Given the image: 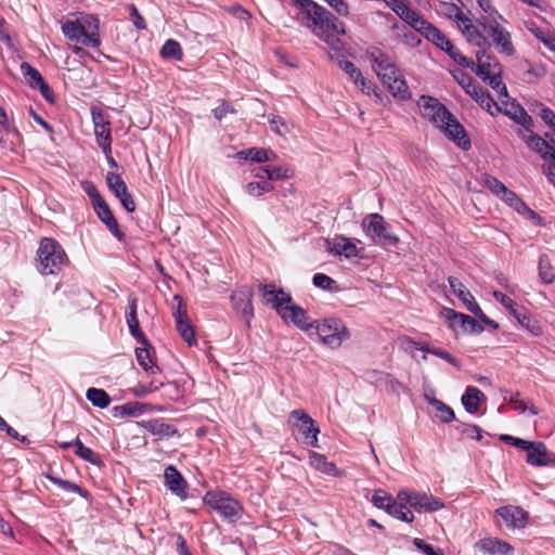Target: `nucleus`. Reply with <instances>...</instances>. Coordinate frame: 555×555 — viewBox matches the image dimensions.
<instances>
[{
	"label": "nucleus",
	"instance_id": "obj_51",
	"mask_svg": "<svg viewBox=\"0 0 555 555\" xmlns=\"http://www.w3.org/2000/svg\"><path fill=\"white\" fill-rule=\"evenodd\" d=\"M268 121L271 130L279 135L283 137L291 132L292 125L281 116L270 115L268 116Z\"/></svg>",
	"mask_w": 555,
	"mask_h": 555
},
{
	"label": "nucleus",
	"instance_id": "obj_38",
	"mask_svg": "<svg viewBox=\"0 0 555 555\" xmlns=\"http://www.w3.org/2000/svg\"><path fill=\"white\" fill-rule=\"evenodd\" d=\"M478 7L480 10L485 13V15H481L477 18V24L479 26H483L485 22H491V21H502L506 22L503 15L495 9V7L492 3V0H476Z\"/></svg>",
	"mask_w": 555,
	"mask_h": 555
},
{
	"label": "nucleus",
	"instance_id": "obj_18",
	"mask_svg": "<svg viewBox=\"0 0 555 555\" xmlns=\"http://www.w3.org/2000/svg\"><path fill=\"white\" fill-rule=\"evenodd\" d=\"M166 488L181 501L189 498L188 483L181 473L173 466L168 465L164 472Z\"/></svg>",
	"mask_w": 555,
	"mask_h": 555
},
{
	"label": "nucleus",
	"instance_id": "obj_55",
	"mask_svg": "<svg viewBox=\"0 0 555 555\" xmlns=\"http://www.w3.org/2000/svg\"><path fill=\"white\" fill-rule=\"evenodd\" d=\"M273 190V184L270 181L249 182L246 185V193L250 196H260Z\"/></svg>",
	"mask_w": 555,
	"mask_h": 555
},
{
	"label": "nucleus",
	"instance_id": "obj_40",
	"mask_svg": "<svg viewBox=\"0 0 555 555\" xmlns=\"http://www.w3.org/2000/svg\"><path fill=\"white\" fill-rule=\"evenodd\" d=\"M75 454L92 465L100 467L103 464L101 456L89 447H86L79 438L75 439Z\"/></svg>",
	"mask_w": 555,
	"mask_h": 555
},
{
	"label": "nucleus",
	"instance_id": "obj_61",
	"mask_svg": "<svg viewBox=\"0 0 555 555\" xmlns=\"http://www.w3.org/2000/svg\"><path fill=\"white\" fill-rule=\"evenodd\" d=\"M456 64L465 68H474L475 62L464 56L455 47L447 53Z\"/></svg>",
	"mask_w": 555,
	"mask_h": 555
},
{
	"label": "nucleus",
	"instance_id": "obj_50",
	"mask_svg": "<svg viewBox=\"0 0 555 555\" xmlns=\"http://www.w3.org/2000/svg\"><path fill=\"white\" fill-rule=\"evenodd\" d=\"M160 55L165 59L171 57L180 61L183 56L181 46L178 41L169 39L167 40L160 50Z\"/></svg>",
	"mask_w": 555,
	"mask_h": 555
},
{
	"label": "nucleus",
	"instance_id": "obj_14",
	"mask_svg": "<svg viewBox=\"0 0 555 555\" xmlns=\"http://www.w3.org/2000/svg\"><path fill=\"white\" fill-rule=\"evenodd\" d=\"M531 128H519L517 131L518 137L528 149L537 153L544 160V164L553 162L554 151L551 141L534 133Z\"/></svg>",
	"mask_w": 555,
	"mask_h": 555
},
{
	"label": "nucleus",
	"instance_id": "obj_44",
	"mask_svg": "<svg viewBox=\"0 0 555 555\" xmlns=\"http://www.w3.org/2000/svg\"><path fill=\"white\" fill-rule=\"evenodd\" d=\"M86 397L88 401L92 403V405L100 409H105L111 403V398L108 393L100 388H89L87 390Z\"/></svg>",
	"mask_w": 555,
	"mask_h": 555
},
{
	"label": "nucleus",
	"instance_id": "obj_1",
	"mask_svg": "<svg viewBox=\"0 0 555 555\" xmlns=\"http://www.w3.org/2000/svg\"><path fill=\"white\" fill-rule=\"evenodd\" d=\"M299 8L298 20L327 46H339L338 38L346 34L344 24L326 8L313 0H293Z\"/></svg>",
	"mask_w": 555,
	"mask_h": 555
},
{
	"label": "nucleus",
	"instance_id": "obj_39",
	"mask_svg": "<svg viewBox=\"0 0 555 555\" xmlns=\"http://www.w3.org/2000/svg\"><path fill=\"white\" fill-rule=\"evenodd\" d=\"M522 328L528 331L532 336H541L543 331L540 323L533 319L524 309L517 310L516 314L513 315Z\"/></svg>",
	"mask_w": 555,
	"mask_h": 555
},
{
	"label": "nucleus",
	"instance_id": "obj_46",
	"mask_svg": "<svg viewBox=\"0 0 555 555\" xmlns=\"http://www.w3.org/2000/svg\"><path fill=\"white\" fill-rule=\"evenodd\" d=\"M47 478L52 483H54L55 486H57L59 488L64 490L65 492L76 493V494H79L82 498H87L88 496V492L86 490H83L80 486H78L77 483H74L72 481H68V480H65V479H62V478H59V477H54L52 475H48Z\"/></svg>",
	"mask_w": 555,
	"mask_h": 555
},
{
	"label": "nucleus",
	"instance_id": "obj_8",
	"mask_svg": "<svg viewBox=\"0 0 555 555\" xmlns=\"http://www.w3.org/2000/svg\"><path fill=\"white\" fill-rule=\"evenodd\" d=\"M364 234L374 243L384 247L397 246L400 238L390 231V225L379 214H370L362 220Z\"/></svg>",
	"mask_w": 555,
	"mask_h": 555
},
{
	"label": "nucleus",
	"instance_id": "obj_2",
	"mask_svg": "<svg viewBox=\"0 0 555 555\" xmlns=\"http://www.w3.org/2000/svg\"><path fill=\"white\" fill-rule=\"evenodd\" d=\"M417 105L421 115L435 127L440 129L460 147L467 149L470 146L469 139L465 134L463 126L438 99L429 95H422L417 101Z\"/></svg>",
	"mask_w": 555,
	"mask_h": 555
},
{
	"label": "nucleus",
	"instance_id": "obj_58",
	"mask_svg": "<svg viewBox=\"0 0 555 555\" xmlns=\"http://www.w3.org/2000/svg\"><path fill=\"white\" fill-rule=\"evenodd\" d=\"M554 151L553 162L542 165V171L552 185H555V132L548 137Z\"/></svg>",
	"mask_w": 555,
	"mask_h": 555
},
{
	"label": "nucleus",
	"instance_id": "obj_7",
	"mask_svg": "<svg viewBox=\"0 0 555 555\" xmlns=\"http://www.w3.org/2000/svg\"><path fill=\"white\" fill-rule=\"evenodd\" d=\"M313 328L320 341L332 348H339L346 340L351 337V333L338 318H325L314 322Z\"/></svg>",
	"mask_w": 555,
	"mask_h": 555
},
{
	"label": "nucleus",
	"instance_id": "obj_32",
	"mask_svg": "<svg viewBox=\"0 0 555 555\" xmlns=\"http://www.w3.org/2000/svg\"><path fill=\"white\" fill-rule=\"evenodd\" d=\"M309 464L315 470L328 476L339 477L343 475L335 463L327 461L325 455L315 451H309Z\"/></svg>",
	"mask_w": 555,
	"mask_h": 555
},
{
	"label": "nucleus",
	"instance_id": "obj_5",
	"mask_svg": "<svg viewBox=\"0 0 555 555\" xmlns=\"http://www.w3.org/2000/svg\"><path fill=\"white\" fill-rule=\"evenodd\" d=\"M41 274H56L68 261L62 245L51 237H43L37 251Z\"/></svg>",
	"mask_w": 555,
	"mask_h": 555
},
{
	"label": "nucleus",
	"instance_id": "obj_27",
	"mask_svg": "<svg viewBox=\"0 0 555 555\" xmlns=\"http://www.w3.org/2000/svg\"><path fill=\"white\" fill-rule=\"evenodd\" d=\"M382 83L388 89L393 98L400 101H406L411 99V91L398 69L395 75H390V79L385 78Z\"/></svg>",
	"mask_w": 555,
	"mask_h": 555
},
{
	"label": "nucleus",
	"instance_id": "obj_33",
	"mask_svg": "<svg viewBox=\"0 0 555 555\" xmlns=\"http://www.w3.org/2000/svg\"><path fill=\"white\" fill-rule=\"evenodd\" d=\"M152 411V405L147 403H142L139 401H130L125 404L116 405L113 409L114 416L116 417H127L133 416L138 417L147 412Z\"/></svg>",
	"mask_w": 555,
	"mask_h": 555
},
{
	"label": "nucleus",
	"instance_id": "obj_22",
	"mask_svg": "<svg viewBox=\"0 0 555 555\" xmlns=\"http://www.w3.org/2000/svg\"><path fill=\"white\" fill-rule=\"evenodd\" d=\"M500 102L503 106L500 112H503L506 116L516 121L520 128L532 127V118L522 106L515 101H511L509 98L508 100L502 99Z\"/></svg>",
	"mask_w": 555,
	"mask_h": 555
},
{
	"label": "nucleus",
	"instance_id": "obj_41",
	"mask_svg": "<svg viewBox=\"0 0 555 555\" xmlns=\"http://www.w3.org/2000/svg\"><path fill=\"white\" fill-rule=\"evenodd\" d=\"M447 313L451 314L452 318L462 319V330L465 333L480 334L483 332V326L474 318L456 311H448Z\"/></svg>",
	"mask_w": 555,
	"mask_h": 555
},
{
	"label": "nucleus",
	"instance_id": "obj_37",
	"mask_svg": "<svg viewBox=\"0 0 555 555\" xmlns=\"http://www.w3.org/2000/svg\"><path fill=\"white\" fill-rule=\"evenodd\" d=\"M144 428L158 438H168L178 435V429L162 420H152L144 423Z\"/></svg>",
	"mask_w": 555,
	"mask_h": 555
},
{
	"label": "nucleus",
	"instance_id": "obj_28",
	"mask_svg": "<svg viewBox=\"0 0 555 555\" xmlns=\"http://www.w3.org/2000/svg\"><path fill=\"white\" fill-rule=\"evenodd\" d=\"M327 251L335 256H345L346 258H353L358 256V247L349 238L345 236H335L327 241Z\"/></svg>",
	"mask_w": 555,
	"mask_h": 555
},
{
	"label": "nucleus",
	"instance_id": "obj_57",
	"mask_svg": "<svg viewBox=\"0 0 555 555\" xmlns=\"http://www.w3.org/2000/svg\"><path fill=\"white\" fill-rule=\"evenodd\" d=\"M482 182L498 197L502 196L507 189L500 180L490 175H485Z\"/></svg>",
	"mask_w": 555,
	"mask_h": 555
},
{
	"label": "nucleus",
	"instance_id": "obj_6",
	"mask_svg": "<svg viewBox=\"0 0 555 555\" xmlns=\"http://www.w3.org/2000/svg\"><path fill=\"white\" fill-rule=\"evenodd\" d=\"M203 501L229 522H236L243 517V505L237 499L225 491H208L204 495Z\"/></svg>",
	"mask_w": 555,
	"mask_h": 555
},
{
	"label": "nucleus",
	"instance_id": "obj_29",
	"mask_svg": "<svg viewBox=\"0 0 555 555\" xmlns=\"http://www.w3.org/2000/svg\"><path fill=\"white\" fill-rule=\"evenodd\" d=\"M467 94L474 99L482 109L487 111L492 116L501 111L499 103H496L489 92L478 83L468 90Z\"/></svg>",
	"mask_w": 555,
	"mask_h": 555
},
{
	"label": "nucleus",
	"instance_id": "obj_34",
	"mask_svg": "<svg viewBox=\"0 0 555 555\" xmlns=\"http://www.w3.org/2000/svg\"><path fill=\"white\" fill-rule=\"evenodd\" d=\"M501 395L504 401L508 402L513 410L518 411L519 413L529 412L531 415H538L539 411L534 405H528L520 398L519 392H514L507 389H501Z\"/></svg>",
	"mask_w": 555,
	"mask_h": 555
},
{
	"label": "nucleus",
	"instance_id": "obj_9",
	"mask_svg": "<svg viewBox=\"0 0 555 555\" xmlns=\"http://www.w3.org/2000/svg\"><path fill=\"white\" fill-rule=\"evenodd\" d=\"M398 499L412 512L434 513L444 507V503L434 495L426 492H416L409 489H402L398 492Z\"/></svg>",
	"mask_w": 555,
	"mask_h": 555
},
{
	"label": "nucleus",
	"instance_id": "obj_64",
	"mask_svg": "<svg viewBox=\"0 0 555 555\" xmlns=\"http://www.w3.org/2000/svg\"><path fill=\"white\" fill-rule=\"evenodd\" d=\"M413 544L417 550H420L424 555H442L439 550H436L433 545L427 544L424 540L415 538Z\"/></svg>",
	"mask_w": 555,
	"mask_h": 555
},
{
	"label": "nucleus",
	"instance_id": "obj_36",
	"mask_svg": "<svg viewBox=\"0 0 555 555\" xmlns=\"http://www.w3.org/2000/svg\"><path fill=\"white\" fill-rule=\"evenodd\" d=\"M152 348L150 344L147 346L141 345L135 349V357L139 365L149 374L156 375L162 372L160 367L153 362L152 359Z\"/></svg>",
	"mask_w": 555,
	"mask_h": 555
},
{
	"label": "nucleus",
	"instance_id": "obj_12",
	"mask_svg": "<svg viewBox=\"0 0 555 555\" xmlns=\"http://www.w3.org/2000/svg\"><path fill=\"white\" fill-rule=\"evenodd\" d=\"M91 119L96 144L102 150L103 154L108 155L113 141L111 121L104 111L98 106L91 107Z\"/></svg>",
	"mask_w": 555,
	"mask_h": 555
},
{
	"label": "nucleus",
	"instance_id": "obj_25",
	"mask_svg": "<svg viewBox=\"0 0 555 555\" xmlns=\"http://www.w3.org/2000/svg\"><path fill=\"white\" fill-rule=\"evenodd\" d=\"M138 299L135 297L128 298V311L126 314L127 325L129 327L130 334L138 340L139 344L143 346H147L149 341L140 328L138 314Z\"/></svg>",
	"mask_w": 555,
	"mask_h": 555
},
{
	"label": "nucleus",
	"instance_id": "obj_13",
	"mask_svg": "<svg viewBox=\"0 0 555 555\" xmlns=\"http://www.w3.org/2000/svg\"><path fill=\"white\" fill-rule=\"evenodd\" d=\"M289 418L295 421V428L301 434L304 442L312 448L319 447L320 428L304 410H293Z\"/></svg>",
	"mask_w": 555,
	"mask_h": 555
},
{
	"label": "nucleus",
	"instance_id": "obj_47",
	"mask_svg": "<svg viewBox=\"0 0 555 555\" xmlns=\"http://www.w3.org/2000/svg\"><path fill=\"white\" fill-rule=\"evenodd\" d=\"M21 70L27 83L34 89H37L44 81L39 70L28 63H23L21 65Z\"/></svg>",
	"mask_w": 555,
	"mask_h": 555
},
{
	"label": "nucleus",
	"instance_id": "obj_59",
	"mask_svg": "<svg viewBox=\"0 0 555 555\" xmlns=\"http://www.w3.org/2000/svg\"><path fill=\"white\" fill-rule=\"evenodd\" d=\"M492 296L499 301L512 315L516 314L517 305L516 302L507 295L503 294L499 291H493Z\"/></svg>",
	"mask_w": 555,
	"mask_h": 555
},
{
	"label": "nucleus",
	"instance_id": "obj_43",
	"mask_svg": "<svg viewBox=\"0 0 555 555\" xmlns=\"http://www.w3.org/2000/svg\"><path fill=\"white\" fill-rule=\"evenodd\" d=\"M440 12L446 17L456 23L457 26L461 25L462 21H464L467 17V15L462 11V9L452 2H441Z\"/></svg>",
	"mask_w": 555,
	"mask_h": 555
},
{
	"label": "nucleus",
	"instance_id": "obj_56",
	"mask_svg": "<svg viewBox=\"0 0 555 555\" xmlns=\"http://www.w3.org/2000/svg\"><path fill=\"white\" fill-rule=\"evenodd\" d=\"M250 160L255 163H263L275 159L276 155L272 150L268 149H249Z\"/></svg>",
	"mask_w": 555,
	"mask_h": 555
},
{
	"label": "nucleus",
	"instance_id": "obj_3",
	"mask_svg": "<svg viewBox=\"0 0 555 555\" xmlns=\"http://www.w3.org/2000/svg\"><path fill=\"white\" fill-rule=\"evenodd\" d=\"M258 287L262 292L264 302L271 305L285 322H291L305 332L313 328L314 322H310L306 310L293 302L289 293L282 288L275 289L273 284H259Z\"/></svg>",
	"mask_w": 555,
	"mask_h": 555
},
{
	"label": "nucleus",
	"instance_id": "obj_26",
	"mask_svg": "<svg viewBox=\"0 0 555 555\" xmlns=\"http://www.w3.org/2000/svg\"><path fill=\"white\" fill-rule=\"evenodd\" d=\"M173 299L179 301L178 309L173 312L177 330L181 337L184 339V341L189 346H192L193 344L196 343L194 330L188 321L186 312L181 310V298L178 295H176Z\"/></svg>",
	"mask_w": 555,
	"mask_h": 555
},
{
	"label": "nucleus",
	"instance_id": "obj_24",
	"mask_svg": "<svg viewBox=\"0 0 555 555\" xmlns=\"http://www.w3.org/2000/svg\"><path fill=\"white\" fill-rule=\"evenodd\" d=\"M457 27L470 44L482 50L490 46L488 38L473 23L470 17L467 16Z\"/></svg>",
	"mask_w": 555,
	"mask_h": 555
},
{
	"label": "nucleus",
	"instance_id": "obj_21",
	"mask_svg": "<svg viewBox=\"0 0 555 555\" xmlns=\"http://www.w3.org/2000/svg\"><path fill=\"white\" fill-rule=\"evenodd\" d=\"M527 463L532 466H548L555 464V454L550 452L541 441H533L527 452Z\"/></svg>",
	"mask_w": 555,
	"mask_h": 555
},
{
	"label": "nucleus",
	"instance_id": "obj_20",
	"mask_svg": "<svg viewBox=\"0 0 555 555\" xmlns=\"http://www.w3.org/2000/svg\"><path fill=\"white\" fill-rule=\"evenodd\" d=\"M476 61L475 73L481 79L490 78L494 74H502L501 64L486 49L476 53Z\"/></svg>",
	"mask_w": 555,
	"mask_h": 555
},
{
	"label": "nucleus",
	"instance_id": "obj_54",
	"mask_svg": "<svg viewBox=\"0 0 555 555\" xmlns=\"http://www.w3.org/2000/svg\"><path fill=\"white\" fill-rule=\"evenodd\" d=\"M542 121L555 132V112L541 103L537 104V108L532 109Z\"/></svg>",
	"mask_w": 555,
	"mask_h": 555
},
{
	"label": "nucleus",
	"instance_id": "obj_48",
	"mask_svg": "<svg viewBox=\"0 0 555 555\" xmlns=\"http://www.w3.org/2000/svg\"><path fill=\"white\" fill-rule=\"evenodd\" d=\"M106 183H107V186L111 190V192H113V194L116 197L121 196L124 193H126L128 191V188H127L125 181L117 173L108 172L106 175Z\"/></svg>",
	"mask_w": 555,
	"mask_h": 555
},
{
	"label": "nucleus",
	"instance_id": "obj_62",
	"mask_svg": "<svg viewBox=\"0 0 555 555\" xmlns=\"http://www.w3.org/2000/svg\"><path fill=\"white\" fill-rule=\"evenodd\" d=\"M453 77L466 93L477 83L468 74L462 70H455Z\"/></svg>",
	"mask_w": 555,
	"mask_h": 555
},
{
	"label": "nucleus",
	"instance_id": "obj_60",
	"mask_svg": "<svg viewBox=\"0 0 555 555\" xmlns=\"http://www.w3.org/2000/svg\"><path fill=\"white\" fill-rule=\"evenodd\" d=\"M312 281H313V285L315 287L324 289V291H332L335 285V281L332 278H330L328 275L323 274V273L314 274Z\"/></svg>",
	"mask_w": 555,
	"mask_h": 555
},
{
	"label": "nucleus",
	"instance_id": "obj_4",
	"mask_svg": "<svg viewBox=\"0 0 555 555\" xmlns=\"http://www.w3.org/2000/svg\"><path fill=\"white\" fill-rule=\"evenodd\" d=\"M61 29L72 42L92 49H98L101 46L100 21L94 15L81 14L75 21H65L62 23Z\"/></svg>",
	"mask_w": 555,
	"mask_h": 555
},
{
	"label": "nucleus",
	"instance_id": "obj_16",
	"mask_svg": "<svg viewBox=\"0 0 555 555\" xmlns=\"http://www.w3.org/2000/svg\"><path fill=\"white\" fill-rule=\"evenodd\" d=\"M232 309L244 319L247 326H249L251 319L254 318L253 308V289L247 286H241L236 288L231 297Z\"/></svg>",
	"mask_w": 555,
	"mask_h": 555
},
{
	"label": "nucleus",
	"instance_id": "obj_52",
	"mask_svg": "<svg viewBox=\"0 0 555 555\" xmlns=\"http://www.w3.org/2000/svg\"><path fill=\"white\" fill-rule=\"evenodd\" d=\"M482 80L487 82L496 92L500 101L502 99L508 100V92L505 83L502 81V74H494L490 76V78Z\"/></svg>",
	"mask_w": 555,
	"mask_h": 555
},
{
	"label": "nucleus",
	"instance_id": "obj_23",
	"mask_svg": "<svg viewBox=\"0 0 555 555\" xmlns=\"http://www.w3.org/2000/svg\"><path fill=\"white\" fill-rule=\"evenodd\" d=\"M508 528H524L527 521V513L519 506L507 505L496 509Z\"/></svg>",
	"mask_w": 555,
	"mask_h": 555
},
{
	"label": "nucleus",
	"instance_id": "obj_11",
	"mask_svg": "<svg viewBox=\"0 0 555 555\" xmlns=\"http://www.w3.org/2000/svg\"><path fill=\"white\" fill-rule=\"evenodd\" d=\"M502 21L485 22L482 29L487 36L492 40L494 48L499 53L506 56H512L515 53V48L512 41L511 33L503 26Z\"/></svg>",
	"mask_w": 555,
	"mask_h": 555
},
{
	"label": "nucleus",
	"instance_id": "obj_10",
	"mask_svg": "<svg viewBox=\"0 0 555 555\" xmlns=\"http://www.w3.org/2000/svg\"><path fill=\"white\" fill-rule=\"evenodd\" d=\"M372 503L375 507L384 509L387 514L401 521L412 522L414 520V514L405 505H402L398 495L393 498L385 490H376L373 493Z\"/></svg>",
	"mask_w": 555,
	"mask_h": 555
},
{
	"label": "nucleus",
	"instance_id": "obj_19",
	"mask_svg": "<svg viewBox=\"0 0 555 555\" xmlns=\"http://www.w3.org/2000/svg\"><path fill=\"white\" fill-rule=\"evenodd\" d=\"M474 548L482 555H513L514 548L498 538H483L477 541Z\"/></svg>",
	"mask_w": 555,
	"mask_h": 555
},
{
	"label": "nucleus",
	"instance_id": "obj_35",
	"mask_svg": "<svg viewBox=\"0 0 555 555\" xmlns=\"http://www.w3.org/2000/svg\"><path fill=\"white\" fill-rule=\"evenodd\" d=\"M461 400L465 411L475 414L478 412L480 402L485 400V395L477 387L468 386Z\"/></svg>",
	"mask_w": 555,
	"mask_h": 555
},
{
	"label": "nucleus",
	"instance_id": "obj_17",
	"mask_svg": "<svg viewBox=\"0 0 555 555\" xmlns=\"http://www.w3.org/2000/svg\"><path fill=\"white\" fill-rule=\"evenodd\" d=\"M337 43L339 46H337L335 43H331L328 46V48H330V51H328L330 57L333 61H336V63L339 66V68L341 70H344L354 83H358L359 79L361 78V75H362L361 70L351 61H349V60H347L345 57V55H344V43L340 40V38H338V42Z\"/></svg>",
	"mask_w": 555,
	"mask_h": 555
},
{
	"label": "nucleus",
	"instance_id": "obj_31",
	"mask_svg": "<svg viewBox=\"0 0 555 555\" xmlns=\"http://www.w3.org/2000/svg\"><path fill=\"white\" fill-rule=\"evenodd\" d=\"M448 282L453 294L463 302L468 311L475 309L476 311L480 312V307L476 302L474 296L468 289H466L464 284L459 279L449 276Z\"/></svg>",
	"mask_w": 555,
	"mask_h": 555
},
{
	"label": "nucleus",
	"instance_id": "obj_30",
	"mask_svg": "<svg viewBox=\"0 0 555 555\" xmlns=\"http://www.w3.org/2000/svg\"><path fill=\"white\" fill-rule=\"evenodd\" d=\"M99 219L107 227L111 233L121 241L124 238L122 232L119 230L118 222L115 219L112 210L109 209L107 203L104 201L95 204L93 206Z\"/></svg>",
	"mask_w": 555,
	"mask_h": 555
},
{
	"label": "nucleus",
	"instance_id": "obj_53",
	"mask_svg": "<svg viewBox=\"0 0 555 555\" xmlns=\"http://www.w3.org/2000/svg\"><path fill=\"white\" fill-rule=\"evenodd\" d=\"M500 198L518 212H524L526 210L531 211L528 206L517 196V194L508 189H506Z\"/></svg>",
	"mask_w": 555,
	"mask_h": 555
},
{
	"label": "nucleus",
	"instance_id": "obj_15",
	"mask_svg": "<svg viewBox=\"0 0 555 555\" xmlns=\"http://www.w3.org/2000/svg\"><path fill=\"white\" fill-rule=\"evenodd\" d=\"M365 54L380 81L385 78L389 80L390 75H395L399 69L391 57L377 47H369Z\"/></svg>",
	"mask_w": 555,
	"mask_h": 555
},
{
	"label": "nucleus",
	"instance_id": "obj_63",
	"mask_svg": "<svg viewBox=\"0 0 555 555\" xmlns=\"http://www.w3.org/2000/svg\"><path fill=\"white\" fill-rule=\"evenodd\" d=\"M494 280L496 283L506 289L509 294L516 295L518 292V286L509 282V279L503 272H495Z\"/></svg>",
	"mask_w": 555,
	"mask_h": 555
},
{
	"label": "nucleus",
	"instance_id": "obj_49",
	"mask_svg": "<svg viewBox=\"0 0 555 555\" xmlns=\"http://www.w3.org/2000/svg\"><path fill=\"white\" fill-rule=\"evenodd\" d=\"M163 385V382H157L155 379L149 384L139 383L131 388V393L137 398H143L150 393L156 392Z\"/></svg>",
	"mask_w": 555,
	"mask_h": 555
},
{
	"label": "nucleus",
	"instance_id": "obj_42",
	"mask_svg": "<svg viewBox=\"0 0 555 555\" xmlns=\"http://www.w3.org/2000/svg\"><path fill=\"white\" fill-rule=\"evenodd\" d=\"M428 403L435 409L436 416L442 422V423H451L455 418V414L453 410L443 403L442 401L431 398H427Z\"/></svg>",
	"mask_w": 555,
	"mask_h": 555
},
{
	"label": "nucleus",
	"instance_id": "obj_45",
	"mask_svg": "<svg viewBox=\"0 0 555 555\" xmlns=\"http://www.w3.org/2000/svg\"><path fill=\"white\" fill-rule=\"evenodd\" d=\"M539 278L545 284H551L555 280V271L546 255H541L539 258Z\"/></svg>",
	"mask_w": 555,
	"mask_h": 555
}]
</instances>
